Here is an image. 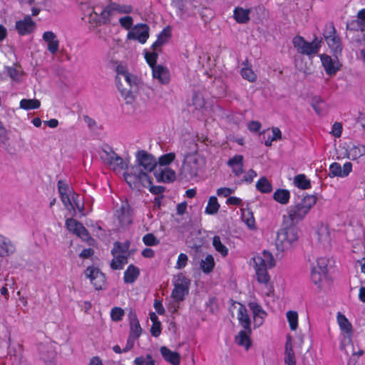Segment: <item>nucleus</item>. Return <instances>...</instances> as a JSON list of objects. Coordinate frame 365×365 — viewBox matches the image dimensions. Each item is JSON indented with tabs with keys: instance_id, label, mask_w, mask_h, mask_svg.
Masks as SVG:
<instances>
[{
	"instance_id": "a878e982",
	"label": "nucleus",
	"mask_w": 365,
	"mask_h": 365,
	"mask_svg": "<svg viewBox=\"0 0 365 365\" xmlns=\"http://www.w3.org/2000/svg\"><path fill=\"white\" fill-rule=\"evenodd\" d=\"M243 156L235 155L227 161V165L231 168L235 176H240L243 173Z\"/></svg>"
},
{
	"instance_id": "7c9ffc66",
	"label": "nucleus",
	"mask_w": 365,
	"mask_h": 365,
	"mask_svg": "<svg viewBox=\"0 0 365 365\" xmlns=\"http://www.w3.org/2000/svg\"><path fill=\"white\" fill-rule=\"evenodd\" d=\"M250 9H244L237 6L234 9L233 17L238 24H247L250 19Z\"/></svg>"
},
{
	"instance_id": "6e6552de",
	"label": "nucleus",
	"mask_w": 365,
	"mask_h": 365,
	"mask_svg": "<svg viewBox=\"0 0 365 365\" xmlns=\"http://www.w3.org/2000/svg\"><path fill=\"white\" fill-rule=\"evenodd\" d=\"M336 318L339 328V349L346 351V347L352 343L354 327L347 317L341 312H339Z\"/></svg>"
},
{
	"instance_id": "a211bd4d",
	"label": "nucleus",
	"mask_w": 365,
	"mask_h": 365,
	"mask_svg": "<svg viewBox=\"0 0 365 365\" xmlns=\"http://www.w3.org/2000/svg\"><path fill=\"white\" fill-rule=\"evenodd\" d=\"M320 59L327 74L329 76L335 75L340 69L341 64L336 58H332L327 54H322L320 55Z\"/></svg>"
},
{
	"instance_id": "6ab92c4d",
	"label": "nucleus",
	"mask_w": 365,
	"mask_h": 365,
	"mask_svg": "<svg viewBox=\"0 0 365 365\" xmlns=\"http://www.w3.org/2000/svg\"><path fill=\"white\" fill-rule=\"evenodd\" d=\"M15 27L19 35L25 36L35 30L36 24L30 16H26L24 19L17 21Z\"/></svg>"
},
{
	"instance_id": "680f3d73",
	"label": "nucleus",
	"mask_w": 365,
	"mask_h": 365,
	"mask_svg": "<svg viewBox=\"0 0 365 365\" xmlns=\"http://www.w3.org/2000/svg\"><path fill=\"white\" fill-rule=\"evenodd\" d=\"M143 243L147 246H155L159 244V240L152 233L146 234L143 237Z\"/></svg>"
},
{
	"instance_id": "393cba45",
	"label": "nucleus",
	"mask_w": 365,
	"mask_h": 365,
	"mask_svg": "<svg viewBox=\"0 0 365 365\" xmlns=\"http://www.w3.org/2000/svg\"><path fill=\"white\" fill-rule=\"evenodd\" d=\"M252 333L251 328L243 329L239 331L235 336V341L239 346H243L246 350H248L251 346L250 335Z\"/></svg>"
},
{
	"instance_id": "aec40b11",
	"label": "nucleus",
	"mask_w": 365,
	"mask_h": 365,
	"mask_svg": "<svg viewBox=\"0 0 365 365\" xmlns=\"http://www.w3.org/2000/svg\"><path fill=\"white\" fill-rule=\"evenodd\" d=\"M120 244L115 242L114 248L112 250L113 259L111 262L110 266L113 269H120L123 268L124 264L127 263V257L124 252H120L118 250L120 249Z\"/></svg>"
},
{
	"instance_id": "4c0bfd02",
	"label": "nucleus",
	"mask_w": 365,
	"mask_h": 365,
	"mask_svg": "<svg viewBox=\"0 0 365 365\" xmlns=\"http://www.w3.org/2000/svg\"><path fill=\"white\" fill-rule=\"evenodd\" d=\"M312 105L315 112L319 115H324L327 111V103L319 96L313 98Z\"/></svg>"
},
{
	"instance_id": "bb28decb",
	"label": "nucleus",
	"mask_w": 365,
	"mask_h": 365,
	"mask_svg": "<svg viewBox=\"0 0 365 365\" xmlns=\"http://www.w3.org/2000/svg\"><path fill=\"white\" fill-rule=\"evenodd\" d=\"M160 354L163 358L167 362L172 365H179L180 364V355L176 351H173L166 346L160 347Z\"/></svg>"
},
{
	"instance_id": "72a5a7b5",
	"label": "nucleus",
	"mask_w": 365,
	"mask_h": 365,
	"mask_svg": "<svg viewBox=\"0 0 365 365\" xmlns=\"http://www.w3.org/2000/svg\"><path fill=\"white\" fill-rule=\"evenodd\" d=\"M6 71L7 76L13 82L21 83L23 81L25 73L20 67L7 66L6 67Z\"/></svg>"
},
{
	"instance_id": "5fc2aeb1",
	"label": "nucleus",
	"mask_w": 365,
	"mask_h": 365,
	"mask_svg": "<svg viewBox=\"0 0 365 365\" xmlns=\"http://www.w3.org/2000/svg\"><path fill=\"white\" fill-rule=\"evenodd\" d=\"M125 315L124 310L118 307H115L111 309L110 312V319L112 321L118 322L123 319Z\"/></svg>"
},
{
	"instance_id": "e433bc0d",
	"label": "nucleus",
	"mask_w": 365,
	"mask_h": 365,
	"mask_svg": "<svg viewBox=\"0 0 365 365\" xmlns=\"http://www.w3.org/2000/svg\"><path fill=\"white\" fill-rule=\"evenodd\" d=\"M293 183L300 190H308L312 187L311 181L304 174H298L294 177Z\"/></svg>"
},
{
	"instance_id": "774afa93",
	"label": "nucleus",
	"mask_w": 365,
	"mask_h": 365,
	"mask_svg": "<svg viewBox=\"0 0 365 365\" xmlns=\"http://www.w3.org/2000/svg\"><path fill=\"white\" fill-rule=\"evenodd\" d=\"M100 269L95 267H88L85 271V275L90 279V282L94 280L96 278V274L99 273Z\"/></svg>"
},
{
	"instance_id": "f704fd0d",
	"label": "nucleus",
	"mask_w": 365,
	"mask_h": 365,
	"mask_svg": "<svg viewBox=\"0 0 365 365\" xmlns=\"http://www.w3.org/2000/svg\"><path fill=\"white\" fill-rule=\"evenodd\" d=\"M171 35L172 28L170 26L165 27L158 36L157 40L153 44L154 50H156L158 47H160L166 43L170 38Z\"/></svg>"
},
{
	"instance_id": "c03bdc74",
	"label": "nucleus",
	"mask_w": 365,
	"mask_h": 365,
	"mask_svg": "<svg viewBox=\"0 0 365 365\" xmlns=\"http://www.w3.org/2000/svg\"><path fill=\"white\" fill-rule=\"evenodd\" d=\"M286 318L292 331H296L299 326V315L296 311L289 310L286 313Z\"/></svg>"
},
{
	"instance_id": "9d476101",
	"label": "nucleus",
	"mask_w": 365,
	"mask_h": 365,
	"mask_svg": "<svg viewBox=\"0 0 365 365\" xmlns=\"http://www.w3.org/2000/svg\"><path fill=\"white\" fill-rule=\"evenodd\" d=\"M205 164V158L197 152L189 153L185 156L182 173L187 178H193L202 170Z\"/></svg>"
},
{
	"instance_id": "bf43d9fd",
	"label": "nucleus",
	"mask_w": 365,
	"mask_h": 365,
	"mask_svg": "<svg viewBox=\"0 0 365 365\" xmlns=\"http://www.w3.org/2000/svg\"><path fill=\"white\" fill-rule=\"evenodd\" d=\"M134 363L135 365H155V361L150 354H148L146 356L136 357Z\"/></svg>"
},
{
	"instance_id": "09e8293b",
	"label": "nucleus",
	"mask_w": 365,
	"mask_h": 365,
	"mask_svg": "<svg viewBox=\"0 0 365 365\" xmlns=\"http://www.w3.org/2000/svg\"><path fill=\"white\" fill-rule=\"evenodd\" d=\"M326 42L333 52L337 53L341 51V39L336 34L333 36L328 37Z\"/></svg>"
},
{
	"instance_id": "dca6fc26",
	"label": "nucleus",
	"mask_w": 365,
	"mask_h": 365,
	"mask_svg": "<svg viewBox=\"0 0 365 365\" xmlns=\"http://www.w3.org/2000/svg\"><path fill=\"white\" fill-rule=\"evenodd\" d=\"M248 307L252 313L254 326L255 328L262 326L266 319L267 314L262 306L253 301L248 303Z\"/></svg>"
},
{
	"instance_id": "e2e57ef3",
	"label": "nucleus",
	"mask_w": 365,
	"mask_h": 365,
	"mask_svg": "<svg viewBox=\"0 0 365 365\" xmlns=\"http://www.w3.org/2000/svg\"><path fill=\"white\" fill-rule=\"evenodd\" d=\"M235 192V188L222 187L217 188L216 190V193L217 196L220 197H229L232 194Z\"/></svg>"
},
{
	"instance_id": "c9c22d12",
	"label": "nucleus",
	"mask_w": 365,
	"mask_h": 365,
	"mask_svg": "<svg viewBox=\"0 0 365 365\" xmlns=\"http://www.w3.org/2000/svg\"><path fill=\"white\" fill-rule=\"evenodd\" d=\"M139 275L140 269L133 264H130L124 272L123 281L126 284H133Z\"/></svg>"
},
{
	"instance_id": "ddd939ff",
	"label": "nucleus",
	"mask_w": 365,
	"mask_h": 365,
	"mask_svg": "<svg viewBox=\"0 0 365 365\" xmlns=\"http://www.w3.org/2000/svg\"><path fill=\"white\" fill-rule=\"evenodd\" d=\"M293 45L294 48L302 54L312 56L317 53L320 48V42L315 38L312 42H308L300 36H297L293 38Z\"/></svg>"
},
{
	"instance_id": "49530a36",
	"label": "nucleus",
	"mask_w": 365,
	"mask_h": 365,
	"mask_svg": "<svg viewBox=\"0 0 365 365\" xmlns=\"http://www.w3.org/2000/svg\"><path fill=\"white\" fill-rule=\"evenodd\" d=\"M40 106L41 102L37 99L24 98L19 103V108L26 110L38 109Z\"/></svg>"
},
{
	"instance_id": "8fccbe9b",
	"label": "nucleus",
	"mask_w": 365,
	"mask_h": 365,
	"mask_svg": "<svg viewBox=\"0 0 365 365\" xmlns=\"http://www.w3.org/2000/svg\"><path fill=\"white\" fill-rule=\"evenodd\" d=\"M365 155V146L362 145H354L348 151L349 158L352 160L359 159Z\"/></svg>"
},
{
	"instance_id": "2f4dec72",
	"label": "nucleus",
	"mask_w": 365,
	"mask_h": 365,
	"mask_svg": "<svg viewBox=\"0 0 365 365\" xmlns=\"http://www.w3.org/2000/svg\"><path fill=\"white\" fill-rule=\"evenodd\" d=\"M237 319L243 329L251 328V319L248 314L247 309L245 306L242 304H240L237 310Z\"/></svg>"
},
{
	"instance_id": "de8ad7c7",
	"label": "nucleus",
	"mask_w": 365,
	"mask_h": 365,
	"mask_svg": "<svg viewBox=\"0 0 365 365\" xmlns=\"http://www.w3.org/2000/svg\"><path fill=\"white\" fill-rule=\"evenodd\" d=\"M175 173L169 168H165L161 170L158 175V178L164 182H173L175 179Z\"/></svg>"
},
{
	"instance_id": "4468645a",
	"label": "nucleus",
	"mask_w": 365,
	"mask_h": 365,
	"mask_svg": "<svg viewBox=\"0 0 365 365\" xmlns=\"http://www.w3.org/2000/svg\"><path fill=\"white\" fill-rule=\"evenodd\" d=\"M256 279L259 284L258 293L263 297H273L274 288L269 273L260 272L258 275H256Z\"/></svg>"
},
{
	"instance_id": "c756f323",
	"label": "nucleus",
	"mask_w": 365,
	"mask_h": 365,
	"mask_svg": "<svg viewBox=\"0 0 365 365\" xmlns=\"http://www.w3.org/2000/svg\"><path fill=\"white\" fill-rule=\"evenodd\" d=\"M240 75L242 78L248 81L249 82L254 83L257 79V76L252 68L251 64L247 60H245L242 63L240 69Z\"/></svg>"
},
{
	"instance_id": "9b49d317",
	"label": "nucleus",
	"mask_w": 365,
	"mask_h": 365,
	"mask_svg": "<svg viewBox=\"0 0 365 365\" xmlns=\"http://www.w3.org/2000/svg\"><path fill=\"white\" fill-rule=\"evenodd\" d=\"M100 156L102 160L115 173H120L128 168V161L117 155L110 148L103 149Z\"/></svg>"
},
{
	"instance_id": "4be33fe9",
	"label": "nucleus",
	"mask_w": 365,
	"mask_h": 365,
	"mask_svg": "<svg viewBox=\"0 0 365 365\" xmlns=\"http://www.w3.org/2000/svg\"><path fill=\"white\" fill-rule=\"evenodd\" d=\"M130 338L138 339L142 334V328L140 325L136 312L134 310H130L128 314Z\"/></svg>"
},
{
	"instance_id": "1a4fd4ad",
	"label": "nucleus",
	"mask_w": 365,
	"mask_h": 365,
	"mask_svg": "<svg viewBox=\"0 0 365 365\" xmlns=\"http://www.w3.org/2000/svg\"><path fill=\"white\" fill-rule=\"evenodd\" d=\"M172 283L171 298L176 303L182 302L189 294L191 280L184 273L180 272L173 276Z\"/></svg>"
},
{
	"instance_id": "a19ab883",
	"label": "nucleus",
	"mask_w": 365,
	"mask_h": 365,
	"mask_svg": "<svg viewBox=\"0 0 365 365\" xmlns=\"http://www.w3.org/2000/svg\"><path fill=\"white\" fill-rule=\"evenodd\" d=\"M273 199L282 205H286L290 199V192L288 190L277 189L273 194Z\"/></svg>"
},
{
	"instance_id": "052dcab7",
	"label": "nucleus",
	"mask_w": 365,
	"mask_h": 365,
	"mask_svg": "<svg viewBox=\"0 0 365 365\" xmlns=\"http://www.w3.org/2000/svg\"><path fill=\"white\" fill-rule=\"evenodd\" d=\"M188 262V257L185 253H180L178 257L176 262V264L175 265V268L176 269H184L187 265Z\"/></svg>"
},
{
	"instance_id": "473e14b6",
	"label": "nucleus",
	"mask_w": 365,
	"mask_h": 365,
	"mask_svg": "<svg viewBox=\"0 0 365 365\" xmlns=\"http://www.w3.org/2000/svg\"><path fill=\"white\" fill-rule=\"evenodd\" d=\"M200 269L202 272L208 274H210L215 267V258L212 255H207L203 259L199 262Z\"/></svg>"
},
{
	"instance_id": "c85d7f7f",
	"label": "nucleus",
	"mask_w": 365,
	"mask_h": 365,
	"mask_svg": "<svg viewBox=\"0 0 365 365\" xmlns=\"http://www.w3.org/2000/svg\"><path fill=\"white\" fill-rule=\"evenodd\" d=\"M284 365H297L295 354L292 348V339L290 336H287Z\"/></svg>"
},
{
	"instance_id": "338daca9",
	"label": "nucleus",
	"mask_w": 365,
	"mask_h": 365,
	"mask_svg": "<svg viewBox=\"0 0 365 365\" xmlns=\"http://www.w3.org/2000/svg\"><path fill=\"white\" fill-rule=\"evenodd\" d=\"M342 130V124L339 122H335L332 125L331 131L330 133L335 138H339L341 135Z\"/></svg>"
},
{
	"instance_id": "5701e85b",
	"label": "nucleus",
	"mask_w": 365,
	"mask_h": 365,
	"mask_svg": "<svg viewBox=\"0 0 365 365\" xmlns=\"http://www.w3.org/2000/svg\"><path fill=\"white\" fill-rule=\"evenodd\" d=\"M42 38L47 44L48 51L53 55L56 54L59 48V41L56 35L48 31L43 34Z\"/></svg>"
},
{
	"instance_id": "39448f33",
	"label": "nucleus",
	"mask_w": 365,
	"mask_h": 365,
	"mask_svg": "<svg viewBox=\"0 0 365 365\" xmlns=\"http://www.w3.org/2000/svg\"><path fill=\"white\" fill-rule=\"evenodd\" d=\"M298 230L294 226H287L278 230L275 240L278 251H289L294 248L298 243Z\"/></svg>"
},
{
	"instance_id": "cd10ccee",
	"label": "nucleus",
	"mask_w": 365,
	"mask_h": 365,
	"mask_svg": "<svg viewBox=\"0 0 365 365\" xmlns=\"http://www.w3.org/2000/svg\"><path fill=\"white\" fill-rule=\"evenodd\" d=\"M16 250L11 241L0 234V257H4L12 255Z\"/></svg>"
},
{
	"instance_id": "a18cd8bd",
	"label": "nucleus",
	"mask_w": 365,
	"mask_h": 365,
	"mask_svg": "<svg viewBox=\"0 0 365 365\" xmlns=\"http://www.w3.org/2000/svg\"><path fill=\"white\" fill-rule=\"evenodd\" d=\"M212 245L215 250L220 254L222 257H226L228 255V248L222 242L219 236H215L212 239Z\"/></svg>"
},
{
	"instance_id": "37998d69",
	"label": "nucleus",
	"mask_w": 365,
	"mask_h": 365,
	"mask_svg": "<svg viewBox=\"0 0 365 365\" xmlns=\"http://www.w3.org/2000/svg\"><path fill=\"white\" fill-rule=\"evenodd\" d=\"M256 188L262 193H270L272 190V185L266 177L260 178L256 183Z\"/></svg>"
},
{
	"instance_id": "f3484780",
	"label": "nucleus",
	"mask_w": 365,
	"mask_h": 365,
	"mask_svg": "<svg viewBox=\"0 0 365 365\" xmlns=\"http://www.w3.org/2000/svg\"><path fill=\"white\" fill-rule=\"evenodd\" d=\"M66 226L70 232L76 235L83 240H88V232L85 227L76 220L73 218L67 219L66 221Z\"/></svg>"
},
{
	"instance_id": "0e129e2a",
	"label": "nucleus",
	"mask_w": 365,
	"mask_h": 365,
	"mask_svg": "<svg viewBox=\"0 0 365 365\" xmlns=\"http://www.w3.org/2000/svg\"><path fill=\"white\" fill-rule=\"evenodd\" d=\"M356 23L361 31H365V9L359 11L356 16Z\"/></svg>"
},
{
	"instance_id": "864d4df0",
	"label": "nucleus",
	"mask_w": 365,
	"mask_h": 365,
	"mask_svg": "<svg viewBox=\"0 0 365 365\" xmlns=\"http://www.w3.org/2000/svg\"><path fill=\"white\" fill-rule=\"evenodd\" d=\"M272 135H268L267 139L264 141V145L267 147L272 145L273 141L280 140L282 138V133L281 130L277 128L273 127L272 128Z\"/></svg>"
},
{
	"instance_id": "6e6d98bb",
	"label": "nucleus",
	"mask_w": 365,
	"mask_h": 365,
	"mask_svg": "<svg viewBox=\"0 0 365 365\" xmlns=\"http://www.w3.org/2000/svg\"><path fill=\"white\" fill-rule=\"evenodd\" d=\"M175 158L174 153L164 154L159 157L158 163L160 166H166L170 165Z\"/></svg>"
},
{
	"instance_id": "ea45409f",
	"label": "nucleus",
	"mask_w": 365,
	"mask_h": 365,
	"mask_svg": "<svg viewBox=\"0 0 365 365\" xmlns=\"http://www.w3.org/2000/svg\"><path fill=\"white\" fill-rule=\"evenodd\" d=\"M220 208V205L218 202L216 196H211L209 197L207 206L205 209V213L210 215L217 214Z\"/></svg>"
},
{
	"instance_id": "603ef678",
	"label": "nucleus",
	"mask_w": 365,
	"mask_h": 365,
	"mask_svg": "<svg viewBox=\"0 0 365 365\" xmlns=\"http://www.w3.org/2000/svg\"><path fill=\"white\" fill-rule=\"evenodd\" d=\"M242 219L250 230L255 229V220L251 211L244 210L242 213Z\"/></svg>"
},
{
	"instance_id": "412c9836",
	"label": "nucleus",
	"mask_w": 365,
	"mask_h": 365,
	"mask_svg": "<svg viewBox=\"0 0 365 365\" xmlns=\"http://www.w3.org/2000/svg\"><path fill=\"white\" fill-rule=\"evenodd\" d=\"M152 75L154 79L160 84L168 85L170 81V73L168 68L162 65H157L152 69Z\"/></svg>"
},
{
	"instance_id": "69168bd1",
	"label": "nucleus",
	"mask_w": 365,
	"mask_h": 365,
	"mask_svg": "<svg viewBox=\"0 0 365 365\" xmlns=\"http://www.w3.org/2000/svg\"><path fill=\"white\" fill-rule=\"evenodd\" d=\"M145 58L147 63L152 68V69L153 68V67H155L157 66L155 65V63L158 58V54L155 52L145 53Z\"/></svg>"
},
{
	"instance_id": "13d9d810",
	"label": "nucleus",
	"mask_w": 365,
	"mask_h": 365,
	"mask_svg": "<svg viewBox=\"0 0 365 365\" xmlns=\"http://www.w3.org/2000/svg\"><path fill=\"white\" fill-rule=\"evenodd\" d=\"M124 15V16L119 19V24L125 30H130L133 24V19L130 16V14Z\"/></svg>"
},
{
	"instance_id": "2eb2a0df",
	"label": "nucleus",
	"mask_w": 365,
	"mask_h": 365,
	"mask_svg": "<svg viewBox=\"0 0 365 365\" xmlns=\"http://www.w3.org/2000/svg\"><path fill=\"white\" fill-rule=\"evenodd\" d=\"M149 38V27L145 24L134 26L127 34L128 39L136 40L139 43H145Z\"/></svg>"
},
{
	"instance_id": "58836bf2",
	"label": "nucleus",
	"mask_w": 365,
	"mask_h": 365,
	"mask_svg": "<svg viewBox=\"0 0 365 365\" xmlns=\"http://www.w3.org/2000/svg\"><path fill=\"white\" fill-rule=\"evenodd\" d=\"M150 319L152 322L150 334L153 336L158 337L161 334V322L155 312H151L150 314Z\"/></svg>"
},
{
	"instance_id": "f03ea898",
	"label": "nucleus",
	"mask_w": 365,
	"mask_h": 365,
	"mask_svg": "<svg viewBox=\"0 0 365 365\" xmlns=\"http://www.w3.org/2000/svg\"><path fill=\"white\" fill-rule=\"evenodd\" d=\"M91 11L98 18L97 22L99 24L107 25L113 24L115 21L118 14H132L133 7L128 4L110 1L107 5L103 6L100 11H98L97 6L91 9Z\"/></svg>"
},
{
	"instance_id": "f257e3e1",
	"label": "nucleus",
	"mask_w": 365,
	"mask_h": 365,
	"mask_svg": "<svg viewBox=\"0 0 365 365\" xmlns=\"http://www.w3.org/2000/svg\"><path fill=\"white\" fill-rule=\"evenodd\" d=\"M135 158L136 165L124 173L125 180L133 189L150 186L151 178L148 173L155 168L158 163L154 156L145 150L138 151Z\"/></svg>"
},
{
	"instance_id": "20e7f679",
	"label": "nucleus",
	"mask_w": 365,
	"mask_h": 365,
	"mask_svg": "<svg viewBox=\"0 0 365 365\" xmlns=\"http://www.w3.org/2000/svg\"><path fill=\"white\" fill-rule=\"evenodd\" d=\"M58 190L61 196V199L63 205L67 209L71 208L77 210L82 215H85L83 199L73 188L62 180L58 182Z\"/></svg>"
},
{
	"instance_id": "79ce46f5",
	"label": "nucleus",
	"mask_w": 365,
	"mask_h": 365,
	"mask_svg": "<svg viewBox=\"0 0 365 365\" xmlns=\"http://www.w3.org/2000/svg\"><path fill=\"white\" fill-rule=\"evenodd\" d=\"M192 106L195 110L202 111V113L207 110L206 103L202 93H197L193 96Z\"/></svg>"
},
{
	"instance_id": "3c124183",
	"label": "nucleus",
	"mask_w": 365,
	"mask_h": 365,
	"mask_svg": "<svg viewBox=\"0 0 365 365\" xmlns=\"http://www.w3.org/2000/svg\"><path fill=\"white\" fill-rule=\"evenodd\" d=\"M91 283L96 290H102L106 288V279L105 274L100 271L96 274V278Z\"/></svg>"
},
{
	"instance_id": "0eeeda50",
	"label": "nucleus",
	"mask_w": 365,
	"mask_h": 365,
	"mask_svg": "<svg viewBox=\"0 0 365 365\" xmlns=\"http://www.w3.org/2000/svg\"><path fill=\"white\" fill-rule=\"evenodd\" d=\"M328 262L326 257H319L317 259L311 269V280L317 287L323 290L330 286V279L328 276Z\"/></svg>"
},
{
	"instance_id": "f8f14e48",
	"label": "nucleus",
	"mask_w": 365,
	"mask_h": 365,
	"mask_svg": "<svg viewBox=\"0 0 365 365\" xmlns=\"http://www.w3.org/2000/svg\"><path fill=\"white\" fill-rule=\"evenodd\" d=\"M252 260L256 275H258L260 272L268 273L267 269H272L276 264L272 254L266 250L254 256Z\"/></svg>"
},
{
	"instance_id": "423d86ee",
	"label": "nucleus",
	"mask_w": 365,
	"mask_h": 365,
	"mask_svg": "<svg viewBox=\"0 0 365 365\" xmlns=\"http://www.w3.org/2000/svg\"><path fill=\"white\" fill-rule=\"evenodd\" d=\"M317 198L314 195H306L294 205L290 206L287 214L292 223H298L302 221L316 205Z\"/></svg>"
},
{
	"instance_id": "4d7b16f0",
	"label": "nucleus",
	"mask_w": 365,
	"mask_h": 365,
	"mask_svg": "<svg viewBox=\"0 0 365 365\" xmlns=\"http://www.w3.org/2000/svg\"><path fill=\"white\" fill-rule=\"evenodd\" d=\"M329 173L330 178L339 177L341 178V166L339 163H332L329 165Z\"/></svg>"
},
{
	"instance_id": "7ed1b4c3",
	"label": "nucleus",
	"mask_w": 365,
	"mask_h": 365,
	"mask_svg": "<svg viewBox=\"0 0 365 365\" xmlns=\"http://www.w3.org/2000/svg\"><path fill=\"white\" fill-rule=\"evenodd\" d=\"M138 82V78L130 73L125 66L118 65L116 67V86L126 103L131 104L134 101L135 97L130 89L137 86Z\"/></svg>"
},
{
	"instance_id": "b1692460",
	"label": "nucleus",
	"mask_w": 365,
	"mask_h": 365,
	"mask_svg": "<svg viewBox=\"0 0 365 365\" xmlns=\"http://www.w3.org/2000/svg\"><path fill=\"white\" fill-rule=\"evenodd\" d=\"M117 217L121 226H127L131 224V210L127 203L122 204L120 208L117 210Z\"/></svg>"
}]
</instances>
